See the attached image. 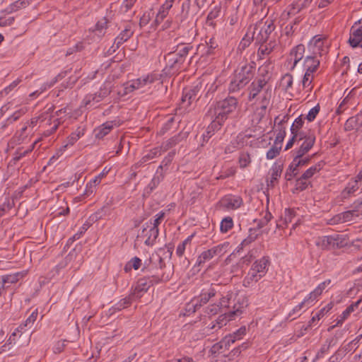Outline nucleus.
<instances>
[{
	"instance_id": "nucleus-1",
	"label": "nucleus",
	"mask_w": 362,
	"mask_h": 362,
	"mask_svg": "<svg viewBox=\"0 0 362 362\" xmlns=\"http://www.w3.org/2000/svg\"><path fill=\"white\" fill-rule=\"evenodd\" d=\"M160 263V269H165L161 275L158 274H153L148 277L141 278L137 281L136 285L132 292V296H135L136 298H141L144 293L146 292L148 288L154 284L166 282L170 280L173 274V269L170 267L166 268L165 265H163V260L161 259Z\"/></svg>"
},
{
	"instance_id": "nucleus-2",
	"label": "nucleus",
	"mask_w": 362,
	"mask_h": 362,
	"mask_svg": "<svg viewBox=\"0 0 362 362\" xmlns=\"http://www.w3.org/2000/svg\"><path fill=\"white\" fill-rule=\"evenodd\" d=\"M269 78H267L264 74L262 76L257 77L247 87V91L248 93L247 99L250 102L254 100H259L262 102V97L267 92L269 95V100L272 98V88L268 85Z\"/></svg>"
},
{
	"instance_id": "nucleus-3",
	"label": "nucleus",
	"mask_w": 362,
	"mask_h": 362,
	"mask_svg": "<svg viewBox=\"0 0 362 362\" xmlns=\"http://www.w3.org/2000/svg\"><path fill=\"white\" fill-rule=\"evenodd\" d=\"M238 105V100L233 96H228L217 102L214 108L210 107L209 114H217L221 119L226 120L228 116L234 112Z\"/></svg>"
},
{
	"instance_id": "nucleus-4",
	"label": "nucleus",
	"mask_w": 362,
	"mask_h": 362,
	"mask_svg": "<svg viewBox=\"0 0 362 362\" xmlns=\"http://www.w3.org/2000/svg\"><path fill=\"white\" fill-rule=\"evenodd\" d=\"M275 25L272 19H262L258 21L252 32V38L256 43H266L270 34L274 30Z\"/></svg>"
},
{
	"instance_id": "nucleus-5",
	"label": "nucleus",
	"mask_w": 362,
	"mask_h": 362,
	"mask_svg": "<svg viewBox=\"0 0 362 362\" xmlns=\"http://www.w3.org/2000/svg\"><path fill=\"white\" fill-rule=\"evenodd\" d=\"M315 245L321 250H329L341 248L345 245L344 239L339 235L319 237Z\"/></svg>"
},
{
	"instance_id": "nucleus-6",
	"label": "nucleus",
	"mask_w": 362,
	"mask_h": 362,
	"mask_svg": "<svg viewBox=\"0 0 362 362\" xmlns=\"http://www.w3.org/2000/svg\"><path fill=\"white\" fill-rule=\"evenodd\" d=\"M229 246V243L225 242L223 243L219 244L214 247L209 249L202 252L200 255L198 257L197 262L198 264L200 265L202 264L205 263L207 261H209L213 257L216 256H222L226 252L227 249Z\"/></svg>"
},
{
	"instance_id": "nucleus-7",
	"label": "nucleus",
	"mask_w": 362,
	"mask_h": 362,
	"mask_svg": "<svg viewBox=\"0 0 362 362\" xmlns=\"http://www.w3.org/2000/svg\"><path fill=\"white\" fill-rule=\"evenodd\" d=\"M360 210L362 211V200L355 202L354 203V207L352 210L346 211L334 216L333 218V221L334 223L351 221L355 217L358 216V211Z\"/></svg>"
},
{
	"instance_id": "nucleus-8",
	"label": "nucleus",
	"mask_w": 362,
	"mask_h": 362,
	"mask_svg": "<svg viewBox=\"0 0 362 362\" xmlns=\"http://www.w3.org/2000/svg\"><path fill=\"white\" fill-rule=\"evenodd\" d=\"M111 93L110 83H104L100 90L94 94L88 95L83 100L85 107L91 106V103H97L103 100Z\"/></svg>"
},
{
	"instance_id": "nucleus-9",
	"label": "nucleus",
	"mask_w": 362,
	"mask_h": 362,
	"mask_svg": "<svg viewBox=\"0 0 362 362\" xmlns=\"http://www.w3.org/2000/svg\"><path fill=\"white\" fill-rule=\"evenodd\" d=\"M256 69V64L255 62H251L242 66L240 69H237L234 74L238 77L242 81L248 84L249 82L253 78Z\"/></svg>"
},
{
	"instance_id": "nucleus-10",
	"label": "nucleus",
	"mask_w": 362,
	"mask_h": 362,
	"mask_svg": "<svg viewBox=\"0 0 362 362\" xmlns=\"http://www.w3.org/2000/svg\"><path fill=\"white\" fill-rule=\"evenodd\" d=\"M269 95L267 92L262 97V102H259V106L255 107V110L252 116V122L255 124H258L262 118L265 116L267 107L269 104Z\"/></svg>"
},
{
	"instance_id": "nucleus-11",
	"label": "nucleus",
	"mask_w": 362,
	"mask_h": 362,
	"mask_svg": "<svg viewBox=\"0 0 362 362\" xmlns=\"http://www.w3.org/2000/svg\"><path fill=\"white\" fill-rule=\"evenodd\" d=\"M156 80V78L152 75H148L143 78H139L136 80L132 81L131 83H127L125 87V93H128L141 88L146 86L153 83Z\"/></svg>"
},
{
	"instance_id": "nucleus-12",
	"label": "nucleus",
	"mask_w": 362,
	"mask_h": 362,
	"mask_svg": "<svg viewBox=\"0 0 362 362\" xmlns=\"http://www.w3.org/2000/svg\"><path fill=\"white\" fill-rule=\"evenodd\" d=\"M305 52V46L302 44L298 45L293 47L290 52L287 59L288 64H291V70H293L296 64L303 59Z\"/></svg>"
},
{
	"instance_id": "nucleus-13",
	"label": "nucleus",
	"mask_w": 362,
	"mask_h": 362,
	"mask_svg": "<svg viewBox=\"0 0 362 362\" xmlns=\"http://www.w3.org/2000/svg\"><path fill=\"white\" fill-rule=\"evenodd\" d=\"M361 23V20H359L358 22H356L354 25L351 28L349 43L350 46L354 48L358 47H362V27L356 28V25Z\"/></svg>"
},
{
	"instance_id": "nucleus-14",
	"label": "nucleus",
	"mask_w": 362,
	"mask_h": 362,
	"mask_svg": "<svg viewBox=\"0 0 362 362\" xmlns=\"http://www.w3.org/2000/svg\"><path fill=\"white\" fill-rule=\"evenodd\" d=\"M283 171V164L276 162L269 170V177L267 178V184L269 187L273 188L278 182Z\"/></svg>"
},
{
	"instance_id": "nucleus-15",
	"label": "nucleus",
	"mask_w": 362,
	"mask_h": 362,
	"mask_svg": "<svg viewBox=\"0 0 362 362\" xmlns=\"http://www.w3.org/2000/svg\"><path fill=\"white\" fill-rule=\"evenodd\" d=\"M303 139H304L303 142L296 151V156H297V157H303L310 150L315 141V136L313 134H309L308 136L303 135Z\"/></svg>"
},
{
	"instance_id": "nucleus-16",
	"label": "nucleus",
	"mask_w": 362,
	"mask_h": 362,
	"mask_svg": "<svg viewBox=\"0 0 362 362\" xmlns=\"http://www.w3.org/2000/svg\"><path fill=\"white\" fill-rule=\"evenodd\" d=\"M165 217V213L163 211L159 212L158 214H156V218L153 221V226H152V232L153 234V238H147V239L145 240V244L148 246H152L156 240V238L158 236L159 234V230H158V226L162 221V220Z\"/></svg>"
},
{
	"instance_id": "nucleus-17",
	"label": "nucleus",
	"mask_w": 362,
	"mask_h": 362,
	"mask_svg": "<svg viewBox=\"0 0 362 362\" xmlns=\"http://www.w3.org/2000/svg\"><path fill=\"white\" fill-rule=\"evenodd\" d=\"M195 13L191 8V1L185 0L182 2L181 6L180 18L181 22L192 21L195 16Z\"/></svg>"
},
{
	"instance_id": "nucleus-18",
	"label": "nucleus",
	"mask_w": 362,
	"mask_h": 362,
	"mask_svg": "<svg viewBox=\"0 0 362 362\" xmlns=\"http://www.w3.org/2000/svg\"><path fill=\"white\" fill-rule=\"evenodd\" d=\"M216 293L215 287L211 284L207 288H202L199 296L196 298L200 305L202 306L206 304L211 298L214 297Z\"/></svg>"
},
{
	"instance_id": "nucleus-19",
	"label": "nucleus",
	"mask_w": 362,
	"mask_h": 362,
	"mask_svg": "<svg viewBox=\"0 0 362 362\" xmlns=\"http://www.w3.org/2000/svg\"><path fill=\"white\" fill-rule=\"evenodd\" d=\"M119 124L116 120L107 121L95 129V137L103 139L105 136L108 134L112 129L114 126H119Z\"/></svg>"
},
{
	"instance_id": "nucleus-20",
	"label": "nucleus",
	"mask_w": 362,
	"mask_h": 362,
	"mask_svg": "<svg viewBox=\"0 0 362 362\" xmlns=\"http://www.w3.org/2000/svg\"><path fill=\"white\" fill-rule=\"evenodd\" d=\"M199 90L198 86L192 89H184L181 101L182 104H185V107H189L192 101L197 100Z\"/></svg>"
},
{
	"instance_id": "nucleus-21",
	"label": "nucleus",
	"mask_w": 362,
	"mask_h": 362,
	"mask_svg": "<svg viewBox=\"0 0 362 362\" xmlns=\"http://www.w3.org/2000/svg\"><path fill=\"white\" fill-rule=\"evenodd\" d=\"M166 59H168V66L173 71H178L185 60L175 52L168 53Z\"/></svg>"
},
{
	"instance_id": "nucleus-22",
	"label": "nucleus",
	"mask_w": 362,
	"mask_h": 362,
	"mask_svg": "<svg viewBox=\"0 0 362 362\" xmlns=\"http://www.w3.org/2000/svg\"><path fill=\"white\" fill-rule=\"evenodd\" d=\"M134 32L132 30L131 26L127 25L119 35L115 39L114 46L118 49L121 45H122L124 42L127 41L133 35Z\"/></svg>"
},
{
	"instance_id": "nucleus-23",
	"label": "nucleus",
	"mask_w": 362,
	"mask_h": 362,
	"mask_svg": "<svg viewBox=\"0 0 362 362\" xmlns=\"http://www.w3.org/2000/svg\"><path fill=\"white\" fill-rule=\"evenodd\" d=\"M187 133L180 132L178 134L171 137L168 141L163 143V144L161 146V148H163V151L165 152V151H168V149L173 148V146H175V145L179 144L182 140L187 138Z\"/></svg>"
},
{
	"instance_id": "nucleus-24",
	"label": "nucleus",
	"mask_w": 362,
	"mask_h": 362,
	"mask_svg": "<svg viewBox=\"0 0 362 362\" xmlns=\"http://www.w3.org/2000/svg\"><path fill=\"white\" fill-rule=\"evenodd\" d=\"M269 264V260L268 257H263L259 260L255 261L252 268L258 274H261V276H264L267 272V267Z\"/></svg>"
},
{
	"instance_id": "nucleus-25",
	"label": "nucleus",
	"mask_w": 362,
	"mask_h": 362,
	"mask_svg": "<svg viewBox=\"0 0 362 362\" xmlns=\"http://www.w3.org/2000/svg\"><path fill=\"white\" fill-rule=\"evenodd\" d=\"M316 55L317 54H314L305 57L303 66L306 71L313 74L317 71L320 65V60L317 59Z\"/></svg>"
},
{
	"instance_id": "nucleus-26",
	"label": "nucleus",
	"mask_w": 362,
	"mask_h": 362,
	"mask_svg": "<svg viewBox=\"0 0 362 362\" xmlns=\"http://www.w3.org/2000/svg\"><path fill=\"white\" fill-rule=\"evenodd\" d=\"M246 85L247 84L242 81L238 77L233 74L228 84V90L229 93H238L240 90L243 89Z\"/></svg>"
},
{
	"instance_id": "nucleus-27",
	"label": "nucleus",
	"mask_w": 362,
	"mask_h": 362,
	"mask_svg": "<svg viewBox=\"0 0 362 362\" xmlns=\"http://www.w3.org/2000/svg\"><path fill=\"white\" fill-rule=\"evenodd\" d=\"M243 203L242 199L238 197L225 198L221 200V204L226 209H235Z\"/></svg>"
},
{
	"instance_id": "nucleus-28",
	"label": "nucleus",
	"mask_w": 362,
	"mask_h": 362,
	"mask_svg": "<svg viewBox=\"0 0 362 362\" xmlns=\"http://www.w3.org/2000/svg\"><path fill=\"white\" fill-rule=\"evenodd\" d=\"M23 274L21 272L6 274L1 276L3 288L8 287L10 284L16 283L20 279L23 278Z\"/></svg>"
},
{
	"instance_id": "nucleus-29",
	"label": "nucleus",
	"mask_w": 362,
	"mask_h": 362,
	"mask_svg": "<svg viewBox=\"0 0 362 362\" xmlns=\"http://www.w3.org/2000/svg\"><path fill=\"white\" fill-rule=\"evenodd\" d=\"M310 160V157L303 158L295 156L292 163L289 165V170H291L293 174H297L298 167L307 165Z\"/></svg>"
},
{
	"instance_id": "nucleus-30",
	"label": "nucleus",
	"mask_w": 362,
	"mask_h": 362,
	"mask_svg": "<svg viewBox=\"0 0 362 362\" xmlns=\"http://www.w3.org/2000/svg\"><path fill=\"white\" fill-rule=\"evenodd\" d=\"M359 189L358 180H353L349 182L346 187L342 191V197L344 199L349 198L354 194Z\"/></svg>"
},
{
	"instance_id": "nucleus-31",
	"label": "nucleus",
	"mask_w": 362,
	"mask_h": 362,
	"mask_svg": "<svg viewBox=\"0 0 362 362\" xmlns=\"http://www.w3.org/2000/svg\"><path fill=\"white\" fill-rule=\"evenodd\" d=\"M30 4V0H18L11 4L5 10L7 13L16 12L20 9L25 8Z\"/></svg>"
},
{
	"instance_id": "nucleus-32",
	"label": "nucleus",
	"mask_w": 362,
	"mask_h": 362,
	"mask_svg": "<svg viewBox=\"0 0 362 362\" xmlns=\"http://www.w3.org/2000/svg\"><path fill=\"white\" fill-rule=\"evenodd\" d=\"M263 276H261V274L257 273L252 268H251L243 281V285L246 287L250 286L252 283L257 282Z\"/></svg>"
},
{
	"instance_id": "nucleus-33",
	"label": "nucleus",
	"mask_w": 362,
	"mask_h": 362,
	"mask_svg": "<svg viewBox=\"0 0 362 362\" xmlns=\"http://www.w3.org/2000/svg\"><path fill=\"white\" fill-rule=\"evenodd\" d=\"M211 115V118L214 117L212 119L211 124L208 126V129L211 130L214 133L220 129L221 127L223 124V123L226 122L225 119H221V117L218 116L217 114H209Z\"/></svg>"
},
{
	"instance_id": "nucleus-34",
	"label": "nucleus",
	"mask_w": 362,
	"mask_h": 362,
	"mask_svg": "<svg viewBox=\"0 0 362 362\" xmlns=\"http://www.w3.org/2000/svg\"><path fill=\"white\" fill-rule=\"evenodd\" d=\"M285 122L286 121L284 119H282L276 126V131H278V133L276 134L274 144L279 146H281L286 136V127L283 126V123Z\"/></svg>"
},
{
	"instance_id": "nucleus-35",
	"label": "nucleus",
	"mask_w": 362,
	"mask_h": 362,
	"mask_svg": "<svg viewBox=\"0 0 362 362\" xmlns=\"http://www.w3.org/2000/svg\"><path fill=\"white\" fill-rule=\"evenodd\" d=\"M163 148L160 147H156L152 148L147 154L142 157L140 160L141 163H144L148 160L160 156L163 153Z\"/></svg>"
},
{
	"instance_id": "nucleus-36",
	"label": "nucleus",
	"mask_w": 362,
	"mask_h": 362,
	"mask_svg": "<svg viewBox=\"0 0 362 362\" xmlns=\"http://www.w3.org/2000/svg\"><path fill=\"white\" fill-rule=\"evenodd\" d=\"M107 19L105 17L103 18L97 22L93 32L99 37L103 36L107 28Z\"/></svg>"
},
{
	"instance_id": "nucleus-37",
	"label": "nucleus",
	"mask_w": 362,
	"mask_h": 362,
	"mask_svg": "<svg viewBox=\"0 0 362 362\" xmlns=\"http://www.w3.org/2000/svg\"><path fill=\"white\" fill-rule=\"evenodd\" d=\"M228 340H231L230 337H224L221 341L215 344L211 347V351L213 353L221 352V350L224 349V350H228L230 346Z\"/></svg>"
},
{
	"instance_id": "nucleus-38",
	"label": "nucleus",
	"mask_w": 362,
	"mask_h": 362,
	"mask_svg": "<svg viewBox=\"0 0 362 362\" xmlns=\"http://www.w3.org/2000/svg\"><path fill=\"white\" fill-rule=\"evenodd\" d=\"M332 308L331 303L327 304L325 307L322 308L315 315H314L311 320L309 321L308 326H312L316 321H319L325 314H327Z\"/></svg>"
},
{
	"instance_id": "nucleus-39",
	"label": "nucleus",
	"mask_w": 362,
	"mask_h": 362,
	"mask_svg": "<svg viewBox=\"0 0 362 362\" xmlns=\"http://www.w3.org/2000/svg\"><path fill=\"white\" fill-rule=\"evenodd\" d=\"M304 123V118H303V115H300L298 117H297L295 121L293 122L291 127V134H300L299 140L303 139V132H299L300 129L303 127Z\"/></svg>"
},
{
	"instance_id": "nucleus-40",
	"label": "nucleus",
	"mask_w": 362,
	"mask_h": 362,
	"mask_svg": "<svg viewBox=\"0 0 362 362\" xmlns=\"http://www.w3.org/2000/svg\"><path fill=\"white\" fill-rule=\"evenodd\" d=\"M61 121L59 118H54V116L50 117V118L48 120L49 125H51V128L49 129L46 130L44 132L45 136H49L51 134H52L57 129L59 125L60 124Z\"/></svg>"
},
{
	"instance_id": "nucleus-41",
	"label": "nucleus",
	"mask_w": 362,
	"mask_h": 362,
	"mask_svg": "<svg viewBox=\"0 0 362 362\" xmlns=\"http://www.w3.org/2000/svg\"><path fill=\"white\" fill-rule=\"evenodd\" d=\"M221 8L219 7H214L209 13L206 17V24L213 28L215 27L216 23L214 19H216L220 14Z\"/></svg>"
},
{
	"instance_id": "nucleus-42",
	"label": "nucleus",
	"mask_w": 362,
	"mask_h": 362,
	"mask_svg": "<svg viewBox=\"0 0 362 362\" xmlns=\"http://www.w3.org/2000/svg\"><path fill=\"white\" fill-rule=\"evenodd\" d=\"M323 166L322 162H319L317 164L310 167L301 175L303 178L306 180L312 177L316 173L319 172Z\"/></svg>"
},
{
	"instance_id": "nucleus-43",
	"label": "nucleus",
	"mask_w": 362,
	"mask_h": 362,
	"mask_svg": "<svg viewBox=\"0 0 362 362\" xmlns=\"http://www.w3.org/2000/svg\"><path fill=\"white\" fill-rule=\"evenodd\" d=\"M195 235V233H192L191 235L188 236L182 243L178 245L176 249V255L178 257H182L186 249L187 245H189L192 242V238Z\"/></svg>"
},
{
	"instance_id": "nucleus-44",
	"label": "nucleus",
	"mask_w": 362,
	"mask_h": 362,
	"mask_svg": "<svg viewBox=\"0 0 362 362\" xmlns=\"http://www.w3.org/2000/svg\"><path fill=\"white\" fill-rule=\"evenodd\" d=\"M135 296H132V293L122 300H120L115 305V309L117 310H121L122 309L126 308L132 304L133 298Z\"/></svg>"
},
{
	"instance_id": "nucleus-45",
	"label": "nucleus",
	"mask_w": 362,
	"mask_h": 362,
	"mask_svg": "<svg viewBox=\"0 0 362 362\" xmlns=\"http://www.w3.org/2000/svg\"><path fill=\"white\" fill-rule=\"evenodd\" d=\"M323 41L321 38L315 36L313 37L312 42L310 44V46H313V54H319L321 55L322 47H323Z\"/></svg>"
},
{
	"instance_id": "nucleus-46",
	"label": "nucleus",
	"mask_w": 362,
	"mask_h": 362,
	"mask_svg": "<svg viewBox=\"0 0 362 362\" xmlns=\"http://www.w3.org/2000/svg\"><path fill=\"white\" fill-rule=\"evenodd\" d=\"M245 334H246V328H245V327H241L236 332H233L231 334L226 336V337H230V339H232V340H228V341L231 344L235 343V341L242 339V337L244 335H245Z\"/></svg>"
},
{
	"instance_id": "nucleus-47",
	"label": "nucleus",
	"mask_w": 362,
	"mask_h": 362,
	"mask_svg": "<svg viewBox=\"0 0 362 362\" xmlns=\"http://www.w3.org/2000/svg\"><path fill=\"white\" fill-rule=\"evenodd\" d=\"M281 86L285 91H288L293 86V76L286 74L281 79Z\"/></svg>"
},
{
	"instance_id": "nucleus-48",
	"label": "nucleus",
	"mask_w": 362,
	"mask_h": 362,
	"mask_svg": "<svg viewBox=\"0 0 362 362\" xmlns=\"http://www.w3.org/2000/svg\"><path fill=\"white\" fill-rule=\"evenodd\" d=\"M314 78L313 73L305 71L302 81L303 88H308V90L311 91L313 89L312 82Z\"/></svg>"
},
{
	"instance_id": "nucleus-49",
	"label": "nucleus",
	"mask_w": 362,
	"mask_h": 362,
	"mask_svg": "<svg viewBox=\"0 0 362 362\" xmlns=\"http://www.w3.org/2000/svg\"><path fill=\"white\" fill-rule=\"evenodd\" d=\"M359 117L360 115H357L356 117H351L349 118L344 124V130L349 132L355 129L357 126Z\"/></svg>"
},
{
	"instance_id": "nucleus-50",
	"label": "nucleus",
	"mask_w": 362,
	"mask_h": 362,
	"mask_svg": "<svg viewBox=\"0 0 362 362\" xmlns=\"http://www.w3.org/2000/svg\"><path fill=\"white\" fill-rule=\"evenodd\" d=\"M233 226V221L232 218L228 216L224 218L220 226V229L222 233H227Z\"/></svg>"
},
{
	"instance_id": "nucleus-51",
	"label": "nucleus",
	"mask_w": 362,
	"mask_h": 362,
	"mask_svg": "<svg viewBox=\"0 0 362 362\" xmlns=\"http://www.w3.org/2000/svg\"><path fill=\"white\" fill-rule=\"evenodd\" d=\"M259 44H260V47L258 49L257 53L260 57L262 55H267V54H270L272 52L274 47L271 42L268 44H266V43H259Z\"/></svg>"
},
{
	"instance_id": "nucleus-52",
	"label": "nucleus",
	"mask_w": 362,
	"mask_h": 362,
	"mask_svg": "<svg viewBox=\"0 0 362 362\" xmlns=\"http://www.w3.org/2000/svg\"><path fill=\"white\" fill-rule=\"evenodd\" d=\"M201 307L199 301H197V298L194 297L186 305V310L189 313H194Z\"/></svg>"
},
{
	"instance_id": "nucleus-53",
	"label": "nucleus",
	"mask_w": 362,
	"mask_h": 362,
	"mask_svg": "<svg viewBox=\"0 0 362 362\" xmlns=\"http://www.w3.org/2000/svg\"><path fill=\"white\" fill-rule=\"evenodd\" d=\"M281 149V146H279L276 144L270 148V149L267 153V159H273L279 156L280 151Z\"/></svg>"
},
{
	"instance_id": "nucleus-54",
	"label": "nucleus",
	"mask_w": 362,
	"mask_h": 362,
	"mask_svg": "<svg viewBox=\"0 0 362 362\" xmlns=\"http://www.w3.org/2000/svg\"><path fill=\"white\" fill-rule=\"evenodd\" d=\"M306 180H307L303 178L302 176L298 178L296 181L295 189L300 192L305 190L310 184V182H307Z\"/></svg>"
},
{
	"instance_id": "nucleus-55",
	"label": "nucleus",
	"mask_w": 362,
	"mask_h": 362,
	"mask_svg": "<svg viewBox=\"0 0 362 362\" xmlns=\"http://www.w3.org/2000/svg\"><path fill=\"white\" fill-rule=\"evenodd\" d=\"M177 48L179 49L177 50V55H179L180 57L185 59V57L188 54L189 52L192 49V46H190L189 45H179L177 46Z\"/></svg>"
},
{
	"instance_id": "nucleus-56",
	"label": "nucleus",
	"mask_w": 362,
	"mask_h": 362,
	"mask_svg": "<svg viewBox=\"0 0 362 362\" xmlns=\"http://www.w3.org/2000/svg\"><path fill=\"white\" fill-rule=\"evenodd\" d=\"M27 112L26 107H23L19 109L18 110L16 111L11 117H9L7 119V122L8 124L12 123L13 122H15L18 120L21 116L25 115Z\"/></svg>"
},
{
	"instance_id": "nucleus-57",
	"label": "nucleus",
	"mask_w": 362,
	"mask_h": 362,
	"mask_svg": "<svg viewBox=\"0 0 362 362\" xmlns=\"http://www.w3.org/2000/svg\"><path fill=\"white\" fill-rule=\"evenodd\" d=\"M221 308L218 304H211L205 308V313L209 317L218 314L221 311Z\"/></svg>"
},
{
	"instance_id": "nucleus-58",
	"label": "nucleus",
	"mask_w": 362,
	"mask_h": 362,
	"mask_svg": "<svg viewBox=\"0 0 362 362\" xmlns=\"http://www.w3.org/2000/svg\"><path fill=\"white\" fill-rule=\"evenodd\" d=\"M36 142H35L29 148L26 150H23V148H18L15 154L14 160H19L21 158L25 156L28 153L31 152L34 147Z\"/></svg>"
},
{
	"instance_id": "nucleus-59",
	"label": "nucleus",
	"mask_w": 362,
	"mask_h": 362,
	"mask_svg": "<svg viewBox=\"0 0 362 362\" xmlns=\"http://www.w3.org/2000/svg\"><path fill=\"white\" fill-rule=\"evenodd\" d=\"M251 162L250 156L247 153H243L239 157L240 168H246Z\"/></svg>"
},
{
	"instance_id": "nucleus-60",
	"label": "nucleus",
	"mask_w": 362,
	"mask_h": 362,
	"mask_svg": "<svg viewBox=\"0 0 362 362\" xmlns=\"http://www.w3.org/2000/svg\"><path fill=\"white\" fill-rule=\"evenodd\" d=\"M320 110V107L319 104H317L314 107L310 109L305 117L308 119V121L313 122L315 119L316 116L318 115Z\"/></svg>"
},
{
	"instance_id": "nucleus-61",
	"label": "nucleus",
	"mask_w": 362,
	"mask_h": 362,
	"mask_svg": "<svg viewBox=\"0 0 362 362\" xmlns=\"http://www.w3.org/2000/svg\"><path fill=\"white\" fill-rule=\"evenodd\" d=\"M153 13L151 11H146L145 12L142 16L140 18L139 20V26L141 28L146 25L151 19V15Z\"/></svg>"
},
{
	"instance_id": "nucleus-62",
	"label": "nucleus",
	"mask_w": 362,
	"mask_h": 362,
	"mask_svg": "<svg viewBox=\"0 0 362 362\" xmlns=\"http://www.w3.org/2000/svg\"><path fill=\"white\" fill-rule=\"evenodd\" d=\"M167 15L168 12L166 11L159 9V11L153 21L155 28L164 20Z\"/></svg>"
},
{
	"instance_id": "nucleus-63",
	"label": "nucleus",
	"mask_w": 362,
	"mask_h": 362,
	"mask_svg": "<svg viewBox=\"0 0 362 362\" xmlns=\"http://www.w3.org/2000/svg\"><path fill=\"white\" fill-rule=\"evenodd\" d=\"M296 211L294 209H286L284 214V223L288 224V223H291L293 219L296 217Z\"/></svg>"
},
{
	"instance_id": "nucleus-64",
	"label": "nucleus",
	"mask_w": 362,
	"mask_h": 362,
	"mask_svg": "<svg viewBox=\"0 0 362 362\" xmlns=\"http://www.w3.org/2000/svg\"><path fill=\"white\" fill-rule=\"evenodd\" d=\"M272 215L270 212L267 211L264 218L261 220H259L257 222V228L260 229L266 226L272 219Z\"/></svg>"
}]
</instances>
